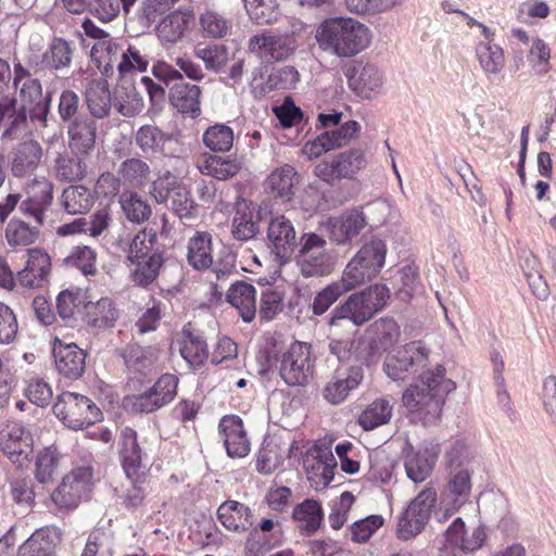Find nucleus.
I'll use <instances>...</instances> for the list:
<instances>
[{
    "label": "nucleus",
    "mask_w": 556,
    "mask_h": 556,
    "mask_svg": "<svg viewBox=\"0 0 556 556\" xmlns=\"http://www.w3.org/2000/svg\"><path fill=\"white\" fill-rule=\"evenodd\" d=\"M455 389V382L445 377V367L437 365L420 375L419 383L410 384L404 391L402 402L425 424H431L440 419L446 396Z\"/></svg>",
    "instance_id": "1"
},
{
    "label": "nucleus",
    "mask_w": 556,
    "mask_h": 556,
    "mask_svg": "<svg viewBox=\"0 0 556 556\" xmlns=\"http://www.w3.org/2000/svg\"><path fill=\"white\" fill-rule=\"evenodd\" d=\"M370 38L369 28L351 17L327 18L316 31L319 48L339 58L358 54L369 46Z\"/></svg>",
    "instance_id": "2"
},
{
    "label": "nucleus",
    "mask_w": 556,
    "mask_h": 556,
    "mask_svg": "<svg viewBox=\"0 0 556 556\" xmlns=\"http://www.w3.org/2000/svg\"><path fill=\"white\" fill-rule=\"evenodd\" d=\"M126 43L119 62L117 63V74L121 80H125L127 86L122 94L118 89L114 92L113 104L117 112L126 117H132L139 114L143 109V101L136 91L135 86L128 83L138 73H143L149 66V56L144 50L136 45Z\"/></svg>",
    "instance_id": "3"
},
{
    "label": "nucleus",
    "mask_w": 556,
    "mask_h": 556,
    "mask_svg": "<svg viewBox=\"0 0 556 556\" xmlns=\"http://www.w3.org/2000/svg\"><path fill=\"white\" fill-rule=\"evenodd\" d=\"M267 362L278 369L280 378L290 387L306 386L314 372L312 348L294 341L287 349L269 354Z\"/></svg>",
    "instance_id": "4"
},
{
    "label": "nucleus",
    "mask_w": 556,
    "mask_h": 556,
    "mask_svg": "<svg viewBox=\"0 0 556 556\" xmlns=\"http://www.w3.org/2000/svg\"><path fill=\"white\" fill-rule=\"evenodd\" d=\"M390 300V290L380 283L351 294L346 301L338 305L331 315L330 325L339 319H350L359 326L371 319Z\"/></svg>",
    "instance_id": "5"
},
{
    "label": "nucleus",
    "mask_w": 556,
    "mask_h": 556,
    "mask_svg": "<svg viewBox=\"0 0 556 556\" xmlns=\"http://www.w3.org/2000/svg\"><path fill=\"white\" fill-rule=\"evenodd\" d=\"M387 255V245L381 239H372L363 244L345 266L342 279L353 290L370 281L381 271Z\"/></svg>",
    "instance_id": "6"
},
{
    "label": "nucleus",
    "mask_w": 556,
    "mask_h": 556,
    "mask_svg": "<svg viewBox=\"0 0 556 556\" xmlns=\"http://www.w3.org/2000/svg\"><path fill=\"white\" fill-rule=\"evenodd\" d=\"M53 413L67 428L80 430L100 421L102 413L88 396L76 392H62L55 404Z\"/></svg>",
    "instance_id": "7"
},
{
    "label": "nucleus",
    "mask_w": 556,
    "mask_h": 556,
    "mask_svg": "<svg viewBox=\"0 0 556 556\" xmlns=\"http://www.w3.org/2000/svg\"><path fill=\"white\" fill-rule=\"evenodd\" d=\"M54 185L46 176L36 175L27 179L21 189L20 212L37 225H43L52 205Z\"/></svg>",
    "instance_id": "8"
},
{
    "label": "nucleus",
    "mask_w": 556,
    "mask_h": 556,
    "mask_svg": "<svg viewBox=\"0 0 556 556\" xmlns=\"http://www.w3.org/2000/svg\"><path fill=\"white\" fill-rule=\"evenodd\" d=\"M367 164L365 152L354 148L324 159L315 166L314 173L325 182L333 184L341 179H354Z\"/></svg>",
    "instance_id": "9"
},
{
    "label": "nucleus",
    "mask_w": 556,
    "mask_h": 556,
    "mask_svg": "<svg viewBox=\"0 0 556 556\" xmlns=\"http://www.w3.org/2000/svg\"><path fill=\"white\" fill-rule=\"evenodd\" d=\"M298 264L304 277L330 274L333 269V262L326 251V240L316 233H305L302 237Z\"/></svg>",
    "instance_id": "10"
},
{
    "label": "nucleus",
    "mask_w": 556,
    "mask_h": 556,
    "mask_svg": "<svg viewBox=\"0 0 556 556\" xmlns=\"http://www.w3.org/2000/svg\"><path fill=\"white\" fill-rule=\"evenodd\" d=\"M31 432L17 420L0 424V452L13 464L22 465L33 453Z\"/></svg>",
    "instance_id": "11"
},
{
    "label": "nucleus",
    "mask_w": 556,
    "mask_h": 556,
    "mask_svg": "<svg viewBox=\"0 0 556 556\" xmlns=\"http://www.w3.org/2000/svg\"><path fill=\"white\" fill-rule=\"evenodd\" d=\"M429 351L420 342H412L384 362V372L394 381L405 380L427 365Z\"/></svg>",
    "instance_id": "12"
},
{
    "label": "nucleus",
    "mask_w": 556,
    "mask_h": 556,
    "mask_svg": "<svg viewBox=\"0 0 556 556\" xmlns=\"http://www.w3.org/2000/svg\"><path fill=\"white\" fill-rule=\"evenodd\" d=\"M294 49L295 39L290 34L263 30L249 40L250 52L267 63L287 59Z\"/></svg>",
    "instance_id": "13"
},
{
    "label": "nucleus",
    "mask_w": 556,
    "mask_h": 556,
    "mask_svg": "<svg viewBox=\"0 0 556 556\" xmlns=\"http://www.w3.org/2000/svg\"><path fill=\"white\" fill-rule=\"evenodd\" d=\"M464 448L463 443L456 442L445 455L446 464L451 468L447 489L454 497V509H459L468 501L471 492V473L459 462Z\"/></svg>",
    "instance_id": "14"
},
{
    "label": "nucleus",
    "mask_w": 556,
    "mask_h": 556,
    "mask_svg": "<svg viewBox=\"0 0 556 556\" xmlns=\"http://www.w3.org/2000/svg\"><path fill=\"white\" fill-rule=\"evenodd\" d=\"M92 470L89 467H78L67 473L51 498L60 508L73 509L78 506L81 496L89 490Z\"/></svg>",
    "instance_id": "15"
},
{
    "label": "nucleus",
    "mask_w": 556,
    "mask_h": 556,
    "mask_svg": "<svg viewBox=\"0 0 556 556\" xmlns=\"http://www.w3.org/2000/svg\"><path fill=\"white\" fill-rule=\"evenodd\" d=\"M304 466L312 486H327L333 480L337 466L331 446L326 443L314 444L307 452Z\"/></svg>",
    "instance_id": "16"
},
{
    "label": "nucleus",
    "mask_w": 556,
    "mask_h": 556,
    "mask_svg": "<svg viewBox=\"0 0 556 556\" xmlns=\"http://www.w3.org/2000/svg\"><path fill=\"white\" fill-rule=\"evenodd\" d=\"M178 382L175 375H162L148 391L135 396L134 408L149 414L167 405L177 395Z\"/></svg>",
    "instance_id": "17"
},
{
    "label": "nucleus",
    "mask_w": 556,
    "mask_h": 556,
    "mask_svg": "<svg viewBox=\"0 0 556 556\" xmlns=\"http://www.w3.org/2000/svg\"><path fill=\"white\" fill-rule=\"evenodd\" d=\"M118 445L119 462L126 477L132 483H142L146 473L142 464V448L139 445L137 432L131 428L123 429Z\"/></svg>",
    "instance_id": "18"
},
{
    "label": "nucleus",
    "mask_w": 556,
    "mask_h": 556,
    "mask_svg": "<svg viewBox=\"0 0 556 556\" xmlns=\"http://www.w3.org/2000/svg\"><path fill=\"white\" fill-rule=\"evenodd\" d=\"M218 433L229 457L242 458L250 453L251 442L240 416H223L218 422Z\"/></svg>",
    "instance_id": "19"
},
{
    "label": "nucleus",
    "mask_w": 556,
    "mask_h": 556,
    "mask_svg": "<svg viewBox=\"0 0 556 556\" xmlns=\"http://www.w3.org/2000/svg\"><path fill=\"white\" fill-rule=\"evenodd\" d=\"M52 353L55 368L61 376L71 380H76L83 376L87 353L76 343H65L61 339L55 338Z\"/></svg>",
    "instance_id": "20"
},
{
    "label": "nucleus",
    "mask_w": 556,
    "mask_h": 556,
    "mask_svg": "<svg viewBox=\"0 0 556 556\" xmlns=\"http://www.w3.org/2000/svg\"><path fill=\"white\" fill-rule=\"evenodd\" d=\"M267 239L274 254L281 261H288L296 248V232L293 224L283 215L270 219Z\"/></svg>",
    "instance_id": "21"
},
{
    "label": "nucleus",
    "mask_w": 556,
    "mask_h": 556,
    "mask_svg": "<svg viewBox=\"0 0 556 556\" xmlns=\"http://www.w3.org/2000/svg\"><path fill=\"white\" fill-rule=\"evenodd\" d=\"M51 267L50 255L45 250L28 249L26 266L18 271L17 280L25 288H42L49 281Z\"/></svg>",
    "instance_id": "22"
},
{
    "label": "nucleus",
    "mask_w": 556,
    "mask_h": 556,
    "mask_svg": "<svg viewBox=\"0 0 556 556\" xmlns=\"http://www.w3.org/2000/svg\"><path fill=\"white\" fill-rule=\"evenodd\" d=\"M348 85L357 96L370 98L382 85V75L372 64L352 62L344 70Z\"/></svg>",
    "instance_id": "23"
},
{
    "label": "nucleus",
    "mask_w": 556,
    "mask_h": 556,
    "mask_svg": "<svg viewBox=\"0 0 556 556\" xmlns=\"http://www.w3.org/2000/svg\"><path fill=\"white\" fill-rule=\"evenodd\" d=\"M367 220L363 212L350 210L327 223L329 239L337 244L352 242L366 227Z\"/></svg>",
    "instance_id": "24"
},
{
    "label": "nucleus",
    "mask_w": 556,
    "mask_h": 556,
    "mask_svg": "<svg viewBox=\"0 0 556 556\" xmlns=\"http://www.w3.org/2000/svg\"><path fill=\"white\" fill-rule=\"evenodd\" d=\"M181 357L193 369L201 368L208 358V346L203 333L191 323L184 326L178 341Z\"/></svg>",
    "instance_id": "25"
},
{
    "label": "nucleus",
    "mask_w": 556,
    "mask_h": 556,
    "mask_svg": "<svg viewBox=\"0 0 556 556\" xmlns=\"http://www.w3.org/2000/svg\"><path fill=\"white\" fill-rule=\"evenodd\" d=\"M363 377L361 366L337 369L324 388V397L331 404L342 403L349 393L361 384Z\"/></svg>",
    "instance_id": "26"
},
{
    "label": "nucleus",
    "mask_w": 556,
    "mask_h": 556,
    "mask_svg": "<svg viewBox=\"0 0 556 556\" xmlns=\"http://www.w3.org/2000/svg\"><path fill=\"white\" fill-rule=\"evenodd\" d=\"M61 540L62 532L59 528L41 527L20 545L16 556H52Z\"/></svg>",
    "instance_id": "27"
},
{
    "label": "nucleus",
    "mask_w": 556,
    "mask_h": 556,
    "mask_svg": "<svg viewBox=\"0 0 556 556\" xmlns=\"http://www.w3.org/2000/svg\"><path fill=\"white\" fill-rule=\"evenodd\" d=\"M81 318L92 328H113L119 318V309L113 299L103 296L94 302H86L84 311H81Z\"/></svg>",
    "instance_id": "28"
},
{
    "label": "nucleus",
    "mask_w": 556,
    "mask_h": 556,
    "mask_svg": "<svg viewBox=\"0 0 556 556\" xmlns=\"http://www.w3.org/2000/svg\"><path fill=\"white\" fill-rule=\"evenodd\" d=\"M217 519L230 532L244 533L254 523L251 508L238 501L227 500L217 509Z\"/></svg>",
    "instance_id": "29"
},
{
    "label": "nucleus",
    "mask_w": 556,
    "mask_h": 556,
    "mask_svg": "<svg viewBox=\"0 0 556 556\" xmlns=\"http://www.w3.org/2000/svg\"><path fill=\"white\" fill-rule=\"evenodd\" d=\"M261 215L256 206L244 199L236 203V212L231 223L235 239L247 241L254 238L260 230Z\"/></svg>",
    "instance_id": "30"
},
{
    "label": "nucleus",
    "mask_w": 556,
    "mask_h": 556,
    "mask_svg": "<svg viewBox=\"0 0 556 556\" xmlns=\"http://www.w3.org/2000/svg\"><path fill=\"white\" fill-rule=\"evenodd\" d=\"M195 167L203 175L217 180H228L241 170L242 164L237 157H223L204 152L197 156Z\"/></svg>",
    "instance_id": "31"
},
{
    "label": "nucleus",
    "mask_w": 556,
    "mask_h": 556,
    "mask_svg": "<svg viewBox=\"0 0 556 556\" xmlns=\"http://www.w3.org/2000/svg\"><path fill=\"white\" fill-rule=\"evenodd\" d=\"M291 518L301 534L311 536L320 529L324 521L321 503L306 498L294 506Z\"/></svg>",
    "instance_id": "32"
},
{
    "label": "nucleus",
    "mask_w": 556,
    "mask_h": 556,
    "mask_svg": "<svg viewBox=\"0 0 556 556\" xmlns=\"http://www.w3.org/2000/svg\"><path fill=\"white\" fill-rule=\"evenodd\" d=\"M226 300L238 311L243 321L251 323L255 318L256 289L253 285L242 280L231 283Z\"/></svg>",
    "instance_id": "33"
},
{
    "label": "nucleus",
    "mask_w": 556,
    "mask_h": 556,
    "mask_svg": "<svg viewBox=\"0 0 556 556\" xmlns=\"http://www.w3.org/2000/svg\"><path fill=\"white\" fill-rule=\"evenodd\" d=\"M485 539L486 533L482 526L476 527L469 532L462 518H456L446 530V541L464 553L478 551L484 544Z\"/></svg>",
    "instance_id": "34"
},
{
    "label": "nucleus",
    "mask_w": 556,
    "mask_h": 556,
    "mask_svg": "<svg viewBox=\"0 0 556 556\" xmlns=\"http://www.w3.org/2000/svg\"><path fill=\"white\" fill-rule=\"evenodd\" d=\"M68 147L76 154L87 155L93 149L97 138V125L91 118H76L68 126Z\"/></svg>",
    "instance_id": "35"
},
{
    "label": "nucleus",
    "mask_w": 556,
    "mask_h": 556,
    "mask_svg": "<svg viewBox=\"0 0 556 556\" xmlns=\"http://www.w3.org/2000/svg\"><path fill=\"white\" fill-rule=\"evenodd\" d=\"M125 42L114 38L97 41L90 51L91 60L105 76H112L124 52Z\"/></svg>",
    "instance_id": "36"
},
{
    "label": "nucleus",
    "mask_w": 556,
    "mask_h": 556,
    "mask_svg": "<svg viewBox=\"0 0 556 556\" xmlns=\"http://www.w3.org/2000/svg\"><path fill=\"white\" fill-rule=\"evenodd\" d=\"M41 157L42 149L38 142L34 140L22 142L13 154L12 175L17 178L31 175L38 168Z\"/></svg>",
    "instance_id": "37"
},
{
    "label": "nucleus",
    "mask_w": 556,
    "mask_h": 556,
    "mask_svg": "<svg viewBox=\"0 0 556 556\" xmlns=\"http://www.w3.org/2000/svg\"><path fill=\"white\" fill-rule=\"evenodd\" d=\"M299 184L295 168L285 164L274 169L265 180L267 191L275 198L290 201L294 195V188Z\"/></svg>",
    "instance_id": "38"
},
{
    "label": "nucleus",
    "mask_w": 556,
    "mask_h": 556,
    "mask_svg": "<svg viewBox=\"0 0 556 556\" xmlns=\"http://www.w3.org/2000/svg\"><path fill=\"white\" fill-rule=\"evenodd\" d=\"M201 90L197 85L185 81H176L169 87V102L182 114L198 116L200 108Z\"/></svg>",
    "instance_id": "39"
},
{
    "label": "nucleus",
    "mask_w": 556,
    "mask_h": 556,
    "mask_svg": "<svg viewBox=\"0 0 556 556\" xmlns=\"http://www.w3.org/2000/svg\"><path fill=\"white\" fill-rule=\"evenodd\" d=\"M475 53L482 72L489 80L497 77L505 67V51L497 43L479 41L475 47Z\"/></svg>",
    "instance_id": "40"
},
{
    "label": "nucleus",
    "mask_w": 556,
    "mask_h": 556,
    "mask_svg": "<svg viewBox=\"0 0 556 556\" xmlns=\"http://www.w3.org/2000/svg\"><path fill=\"white\" fill-rule=\"evenodd\" d=\"M188 264L195 270L210 268L213 264L212 236L207 231H197L188 241Z\"/></svg>",
    "instance_id": "41"
},
{
    "label": "nucleus",
    "mask_w": 556,
    "mask_h": 556,
    "mask_svg": "<svg viewBox=\"0 0 556 556\" xmlns=\"http://www.w3.org/2000/svg\"><path fill=\"white\" fill-rule=\"evenodd\" d=\"M124 359L127 369L135 376L149 375L155 367L159 353L152 346H140L138 344L128 345L124 352Z\"/></svg>",
    "instance_id": "42"
},
{
    "label": "nucleus",
    "mask_w": 556,
    "mask_h": 556,
    "mask_svg": "<svg viewBox=\"0 0 556 556\" xmlns=\"http://www.w3.org/2000/svg\"><path fill=\"white\" fill-rule=\"evenodd\" d=\"M85 98L89 112L93 117L101 119L109 116L112 97L105 79L91 80L86 89Z\"/></svg>",
    "instance_id": "43"
},
{
    "label": "nucleus",
    "mask_w": 556,
    "mask_h": 556,
    "mask_svg": "<svg viewBox=\"0 0 556 556\" xmlns=\"http://www.w3.org/2000/svg\"><path fill=\"white\" fill-rule=\"evenodd\" d=\"M131 281L141 288H148L159 277L164 263L163 253H153L148 258L128 261Z\"/></svg>",
    "instance_id": "44"
},
{
    "label": "nucleus",
    "mask_w": 556,
    "mask_h": 556,
    "mask_svg": "<svg viewBox=\"0 0 556 556\" xmlns=\"http://www.w3.org/2000/svg\"><path fill=\"white\" fill-rule=\"evenodd\" d=\"M42 225H30L20 217H13L5 226L4 235L8 244L13 249L26 248L37 241Z\"/></svg>",
    "instance_id": "45"
},
{
    "label": "nucleus",
    "mask_w": 556,
    "mask_h": 556,
    "mask_svg": "<svg viewBox=\"0 0 556 556\" xmlns=\"http://www.w3.org/2000/svg\"><path fill=\"white\" fill-rule=\"evenodd\" d=\"M117 173L123 185L132 189H141L151 180L152 172L146 161L139 157H129L121 163Z\"/></svg>",
    "instance_id": "46"
},
{
    "label": "nucleus",
    "mask_w": 556,
    "mask_h": 556,
    "mask_svg": "<svg viewBox=\"0 0 556 556\" xmlns=\"http://www.w3.org/2000/svg\"><path fill=\"white\" fill-rule=\"evenodd\" d=\"M74 49L67 40L53 37L42 54V63L54 71L68 68L72 64Z\"/></svg>",
    "instance_id": "47"
},
{
    "label": "nucleus",
    "mask_w": 556,
    "mask_h": 556,
    "mask_svg": "<svg viewBox=\"0 0 556 556\" xmlns=\"http://www.w3.org/2000/svg\"><path fill=\"white\" fill-rule=\"evenodd\" d=\"M189 26V16L180 11L166 15L156 26V34L161 41L175 43L179 41Z\"/></svg>",
    "instance_id": "48"
},
{
    "label": "nucleus",
    "mask_w": 556,
    "mask_h": 556,
    "mask_svg": "<svg viewBox=\"0 0 556 556\" xmlns=\"http://www.w3.org/2000/svg\"><path fill=\"white\" fill-rule=\"evenodd\" d=\"M61 202L68 214H85L93 204V195L87 187L75 185L63 190Z\"/></svg>",
    "instance_id": "49"
},
{
    "label": "nucleus",
    "mask_w": 556,
    "mask_h": 556,
    "mask_svg": "<svg viewBox=\"0 0 556 556\" xmlns=\"http://www.w3.org/2000/svg\"><path fill=\"white\" fill-rule=\"evenodd\" d=\"M115 547L114 533L103 528H96L89 533L80 556H114Z\"/></svg>",
    "instance_id": "50"
},
{
    "label": "nucleus",
    "mask_w": 556,
    "mask_h": 556,
    "mask_svg": "<svg viewBox=\"0 0 556 556\" xmlns=\"http://www.w3.org/2000/svg\"><path fill=\"white\" fill-rule=\"evenodd\" d=\"M392 416V406L388 400L377 399L359 415L358 425L366 431L388 424Z\"/></svg>",
    "instance_id": "51"
},
{
    "label": "nucleus",
    "mask_w": 556,
    "mask_h": 556,
    "mask_svg": "<svg viewBox=\"0 0 556 556\" xmlns=\"http://www.w3.org/2000/svg\"><path fill=\"white\" fill-rule=\"evenodd\" d=\"M61 455L55 447L49 446L40 451L35 462V478L39 483L47 484L54 480L59 471Z\"/></svg>",
    "instance_id": "52"
},
{
    "label": "nucleus",
    "mask_w": 556,
    "mask_h": 556,
    "mask_svg": "<svg viewBox=\"0 0 556 556\" xmlns=\"http://www.w3.org/2000/svg\"><path fill=\"white\" fill-rule=\"evenodd\" d=\"M86 294L79 288L63 290L56 296V311L63 320L75 318L76 313L84 311Z\"/></svg>",
    "instance_id": "53"
},
{
    "label": "nucleus",
    "mask_w": 556,
    "mask_h": 556,
    "mask_svg": "<svg viewBox=\"0 0 556 556\" xmlns=\"http://www.w3.org/2000/svg\"><path fill=\"white\" fill-rule=\"evenodd\" d=\"M351 290L352 289L342 278L329 283L315 295L312 303L313 314L323 315L341 295Z\"/></svg>",
    "instance_id": "54"
},
{
    "label": "nucleus",
    "mask_w": 556,
    "mask_h": 556,
    "mask_svg": "<svg viewBox=\"0 0 556 556\" xmlns=\"http://www.w3.org/2000/svg\"><path fill=\"white\" fill-rule=\"evenodd\" d=\"M170 139V135L153 125L141 126L135 136L136 144L143 153L162 152L164 143Z\"/></svg>",
    "instance_id": "55"
},
{
    "label": "nucleus",
    "mask_w": 556,
    "mask_h": 556,
    "mask_svg": "<svg viewBox=\"0 0 556 556\" xmlns=\"http://www.w3.org/2000/svg\"><path fill=\"white\" fill-rule=\"evenodd\" d=\"M54 170L60 181H79L87 175V164L79 157L59 155L55 160Z\"/></svg>",
    "instance_id": "56"
},
{
    "label": "nucleus",
    "mask_w": 556,
    "mask_h": 556,
    "mask_svg": "<svg viewBox=\"0 0 556 556\" xmlns=\"http://www.w3.org/2000/svg\"><path fill=\"white\" fill-rule=\"evenodd\" d=\"M67 267L77 268L84 275H94L97 271V252L88 245H76L64 257Z\"/></svg>",
    "instance_id": "57"
},
{
    "label": "nucleus",
    "mask_w": 556,
    "mask_h": 556,
    "mask_svg": "<svg viewBox=\"0 0 556 556\" xmlns=\"http://www.w3.org/2000/svg\"><path fill=\"white\" fill-rule=\"evenodd\" d=\"M156 240L157 236L153 229L143 228L138 231L130 242L127 260H142L148 258L153 253H162L155 248Z\"/></svg>",
    "instance_id": "58"
},
{
    "label": "nucleus",
    "mask_w": 556,
    "mask_h": 556,
    "mask_svg": "<svg viewBox=\"0 0 556 556\" xmlns=\"http://www.w3.org/2000/svg\"><path fill=\"white\" fill-rule=\"evenodd\" d=\"M119 202L127 219L134 224L144 223L152 214L148 202L136 192H124Z\"/></svg>",
    "instance_id": "59"
},
{
    "label": "nucleus",
    "mask_w": 556,
    "mask_h": 556,
    "mask_svg": "<svg viewBox=\"0 0 556 556\" xmlns=\"http://www.w3.org/2000/svg\"><path fill=\"white\" fill-rule=\"evenodd\" d=\"M437 456L438 452H434L431 457L421 452L408 454L405 459V470L408 478L414 482L425 481L433 469Z\"/></svg>",
    "instance_id": "60"
},
{
    "label": "nucleus",
    "mask_w": 556,
    "mask_h": 556,
    "mask_svg": "<svg viewBox=\"0 0 556 556\" xmlns=\"http://www.w3.org/2000/svg\"><path fill=\"white\" fill-rule=\"evenodd\" d=\"M203 143L214 152H228L233 146V130L224 124H215L203 134Z\"/></svg>",
    "instance_id": "61"
},
{
    "label": "nucleus",
    "mask_w": 556,
    "mask_h": 556,
    "mask_svg": "<svg viewBox=\"0 0 556 556\" xmlns=\"http://www.w3.org/2000/svg\"><path fill=\"white\" fill-rule=\"evenodd\" d=\"M371 332L374 333V344L387 351L397 342L400 327L392 318H380L371 325Z\"/></svg>",
    "instance_id": "62"
},
{
    "label": "nucleus",
    "mask_w": 556,
    "mask_h": 556,
    "mask_svg": "<svg viewBox=\"0 0 556 556\" xmlns=\"http://www.w3.org/2000/svg\"><path fill=\"white\" fill-rule=\"evenodd\" d=\"M194 55L202 60L207 71L219 72L228 62V48L222 43L198 46Z\"/></svg>",
    "instance_id": "63"
},
{
    "label": "nucleus",
    "mask_w": 556,
    "mask_h": 556,
    "mask_svg": "<svg viewBox=\"0 0 556 556\" xmlns=\"http://www.w3.org/2000/svg\"><path fill=\"white\" fill-rule=\"evenodd\" d=\"M428 520L417 514L410 508H406L399 517L396 535L403 541H408L416 538L425 528Z\"/></svg>",
    "instance_id": "64"
}]
</instances>
